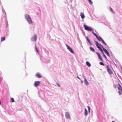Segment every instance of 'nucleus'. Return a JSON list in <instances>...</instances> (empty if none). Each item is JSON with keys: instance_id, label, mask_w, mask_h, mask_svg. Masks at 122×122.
Here are the masks:
<instances>
[{"instance_id": "obj_1", "label": "nucleus", "mask_w": 122, "mask_h": 122, "mask_svg": "<svg viewBox=\"0 0 122 122\" xmlns=\"http://www.w3.org/2000/svg\"><path fill=\"white\" fill-rule=\"evenodd\" d=\"M25 18L27 20L29 23L31 24L32 23L31 19L29 15H25Z\"/></svg>"}, {"instance_id": "obj_2", "label": "nucleus", "mask_w": 122, "mask_h": 122, "mask_svg": "<svg viewBox=\"0 0 122 122\" xmlns=\"http://www.w3.org/2000/svg\"><path fill=\"white\" fill-rule=\"evenodd\" d=\"M92 34L95 36H96L97 38L99 41H101L102 42V43L104 44L105 45H106L107 44L102 39L101 37L100 36H99V37L94 32H92Z\"/></svg>"}, {"instance_id": "obj_3", "label": "nucleus", "mask_w": 122, "mask_h": 122, "mask_svg": "<svg viewBox=\"0 0 122 122\" xmlns=\"http://www.w3.org/2000/svg\"><path fill=\"white\" fill-rule=\"evenodd\" d=\"M96 45L97 47L99 49V50L101 51V52L103 54H104L103 53V50H102V49L99 46V45L101 46V44H99V43L97 42L96 41Z\"/></svg>"}, {"instance_id": "obj_4", "label": "nucleus", "mask_w": 122, "mask_h": 122, "mask_svg": "<svg viewBox=\"0 0 122 122\" xmlns=\"http://www.w3.org/2000/svg\"><path fill=\"white\" fill-rule=\"evenodd\" d=\"M84 27L85 29L87 30L90 31H93V29L91 27L87 26L85 25H84Z\"/></svg>"}, {"instance_id": "obj_5", "label": "nucleus", "mask_w": 122, "mask_h": 122, "mask_svg": "<svg viewBox=\"0 0 122 122\" xmlns=\"http://www.w3.org/2000/svg\"><path fill=\"white\" fill-rule=\"evenodd\" d=\"M107 71L110 74H112V72L108 65H107Z\"/></svg>"}, {"instance_id": "obj_6", "label": "nucleus", "mask_w": 122, "mask_h": 122, "mask_svg": "<svg viewBox=\"0 0 122 122\" xmlns=\"http://www.w3.org/2000/svg\"><path fill=\"white\" fill-rule=\"evenodd\" d=\"M36 39L37 35L36 34H35L31 38V40L33 41H36Z\"/></svg>"}, {"instance_id": "obj_7", "label": "nucleus", "mask_w": 122, "mask_h": 122, "mask_svg": "<svg viewBox=\"0 0 122 122\" xmlns=\"http://www.w3.org/2000/svg\"><path fill=\"white\" fill-rule=\"evenodd\" d=\"M66 117L67 119L70 118V114L69 112H66L65 113Z\"/></svg>"}, {"instance_id": "obj_8", "label": "nucleus", "mask_w": 122, "mask_h": 122, "mask_svg": "<svg viewBox=\"0 0 122 122\" xmlns=\"http://www.w3.org/2000/svg\"><path fill=\"white\" fill-rule=\"evenodd\" d=\"M40 83V82L39 81H36L34 83L35 86L36 87L38 86Z\"/></svg>"}, {"instance_id": "obj_9", "label": "nucleus", "mask_w": 122, "mask_h": 122, "mask_svg": "<svg viewBox=\"0 0 122 122\" xmlns=\"http://www.w3.org/2000/svg\"><path fill=\"white\" fill-rule=\"evenodd\" d=\"M66 46L67 47V49L70 51V52L72 53H74V52L71 48L67 45H66Z\"/></svg>"}, {"instance_id": "obj_10", "label": "nucleus", "mask_w": 122, "mask_h": 122, "mask_svg": "<svg viewBox=\"0 0 122 122\" xmlns=\"http://www.w3.org/2000/svg\"><path fill=\"white\" fill-rule=\"evenodd\" d=\"M96 54L97 55L98 58L99 59L102 61H103V59L102 57L100 54L96 52Z\"/></svg>"}, {"instance_id": "obj_11", "label": "nucleus", "mask_w": 122, "mask_h": 122, "mask_svg": "<svg viewBox=\"0 0 122 122\" xmlns=\"http://www.w3.org/2000/svg\"><path fill=\"white\" fill-rule=\"evenodd\" d=\"M80 16L82 19L84 18L85 16L84 14L82 12L80 13Z\"/></svg>"}, {"instance_id": "obj_12", "label": "nucleus", "mask_w": 122, "mask_h": 122, "mask_svg": "<svg viewBox=\"0 0 122 122\" xmlns=\"http://www.w3.org/2000/svg\"><path fill=\"white\" fill-rule=\"evenodd\" d=\"M36 77L38 78H41V76L39 73H37L36 75Z\"/></svg>"}, {"instance_id": "obj_13", "label": "nucleus", "mask_w": 122, "mask_h": 122, "mask_svg": "<svg viewBox=\"0 0 122 122\" xmlns=\"http://www.w3.org/2000/svg\"><path fill=\"white\" fill-rule=\"evenodd\" d=\"M119 86L118 87V89L119 91L120 90H122V89L121 87V86L119 84Z\"/></svg>"}, {"instance_id": "obj_14", "label": "nucleus", "mask_w": 122, "mask_h": 122, "mask_svg": "<svg viewBox=\"0 0 122 122\" xmlns=\"http://www.w3.org/2000/svg\"><path fill=\"white\" fill-rule=\"evenodd\" d=\"M84 113H85V115L86 116L88 114V112L87 111L86 109V108H85V109Z\"/></svg>"}, {"instance_id": "obj_15", "label": "nucleus", "mask_w": 122, "mask_h": 122, "mask_svg": "<svg viewBox=\"0 0 122 122\" xmlns=\"http://www.w3.org/2000/svg\"><path fill=\"white\" fill-rule=\"evenodd\" d=\"M90 50L92 51L93 52H94L95 51L94 49L92 47H90Z\"/></svg>"}, {"instance_id": "obj_16", "label": "nucleus", "mask_w": 122, "mask_h": 122, "mask_svg": "<svg viewBox=\"0 0 122 122\" xmlns=\"http://www.w3.org/2000/svg\"><path fill=\"white\" fill-rule=\"evenodd\" d=\"M86 65L89 67H90L91 66L90 64L88 62H86Z\"/></svg>"}, {"instance_id": "obj_17", "label": "nucleus", "mask_w": 122, "mask_h": 122, "mask_svg": "<svg viewBox=\"0 0 122 122\" xmlns=\"http://www.w3.org/2000/svg\"><path fill=\"white\" fill-rule=\"evenodd\" d=\"M118 93H119V95H121L122 94V90L119 91L118 92Z\"/></svg>"}, {"instance_id": "obj_18", "label": "nucleus", "mask_w": 122, "mask_h": 122, "mask_svg": "<svg viewBox=\"0 0 122 122\" xmlns=\"http://www.w3.org/2000/svg\"><path fill=\"white\" fill-rule=\"evenodd\" d=\"M15 102L14 99L12 98H10V102Z\"/></svg>"}, {"instance_id": "obj_19", "label": "nucleus", "mask_w": 122, "mask_h": 122, "mask_svg": "<svg viewBox=\"0 0 122 122\" xmlns=\"http://www.w3.org/2000/svg\"><path fill=\"white\" fill-rule=\"evenodd\" d=\"M5 38L4 37H2L1 38V41H4L5 40Z\"/></svg>"}, {"instance_id": "obj_20", "label": "nucleus", "mask_w": 122, "mask_h": 122, "mask_svg": "<svg viewBox=\"0 0 122 122\" xmlns=\"http://www.w3.org/2000/svg\"><path fill=\"white\" fill-rule=\"evenodd\" d=\"M84 82L86 84V85H87L88 83V82L87 81V80L86 79H85L84 80Z\"/></svg>"}, {"instance_id": "obj_21", "label": "nucleus", "mask_w": 122, "mask_h": 122, "mask_svg": "<svg viewBox=\"0 0 122 122\" xmlns=\"http://www.w3.org/2000/svg\"><path fill=\"white\" fill-rule=\"evenodd\" d=\"M103 50L106 53H107L108 51H107L105 48H103Z\"/></svg>"}, {"instance_id": "obj_22", "label": "nucleus", "mask_w": 122, "mask_h": 122, "mask_svg": "<svg viewBox=\"0 0 122 122\" xmlns=\"http://www.w3.org/2000/svg\"><path fill=\"white\" fill-rule=\"evenodd\" d=\"M88 108V112L89 113H90V107L89 106H88L87 107Z\"/></svg>"}, {"instance_id": "obj_23", "label": "nucleus", "mask_w": 122, "mask_h": 122, "mask_svg": "<svg viewBox=\"0 0 122 122\" xmlns=\"http://www.w3.org/2000/svg\"><path fill=\"white\" fill-rule=\"evenodd\" d=\"M100 64L102 66H104V63L102 62H100Z\"/></svg>"}, {"instance_id": "obj_24", "label": "nucleus", "mask_w": 122, "mask_h": 122, "mask_svg": "<svg viewBox=\"0 0 122 122\" xmlns=\"http://www.w3.org/2000/svg\"><path fill=\"white\" fill-rule=\"evenodd\" d=\"M89 2L90 3V4H92V2L91 1V0H88Z\"/></svg>"}, {"instance_id": "obj_25", "label": "nucleus", "mask_w": 122, "mask_h": 122, "mask_svg": "<svg viewBox=\"0 0 122 122\" xmlns=\"http://www.w3.org/2000/svg\"><path fill=\"white\" fill-rule=\"evenodd\" d=\"M110 10L112 11V12L113 13H114V12L113 10H112V8L111 7H110Z\"/></svg>"}, {"instance_id": "obj_26", "label": "nucleus", "mask_w": 122, "mask_h": 122, "mask_svg": "<svg viewBox=\"0 0 122 122\" xmlns=\"http://www.w3.org/2000/svg\"><path fill=\"white\" fill-rule=\"evenodd\" d=\"M106 54L109 57L110 56V55H109V52H108Z\"/></svg>"}, {"instance_id": "obj_27", "label": "nucleus", "mask_w": 122, "mask_h": 122, "mask_svg": "<svg viewBox=\"0 0 122 122\" xmlns=\"http://www.w3.org/2000/svg\"><path fill=\"white\" fill-rule=\"evenodd\" d=\"M35 49H36V52L38 53V51L37 50V48L36 47H35Z\"/></svg>"}, {"instance_id": "obj_28", "label": "nucleus", "mask_w": 122, "mask_h": 122, "mask_svg": "<svg viewBox=\"0 0 122 122\" xmlns=\"http://www.w3.org/2000/svg\"><path fill=\"white\" fill-rule=\"evenodd\" d=\"M87 40L88 41V42H89V43H90V44H91V42H90V40L87 39Z\"/></svg>"}, {"instance_id": "obj_29", "label": "nucleus", "mask_w": 122, "mask_h": 122, "mask_svg": "<svg viewBox=\"0 0 122 122\" xmlns=\"http://www.w3.org/2000/svg\"><path fill=\"white\" fill-rule=\"evenodd\" d=\"M56 84H57V85H58V86L59 87H60V85L59 84L57 83Z\"/></svg>"}, {"instance_id": "obj_30", "label": "nucleus", "mask_w": 122, "mask_h": 122, "mask_svg": "<svg viewBox=\"0 0 122 122\" xmlns=\"http://www.w3.org/2000/svg\"><path fill=\"white\" fill-rule=\"evenodd\" d=\"M103 55L104 56V57L105 58H107V57H106V56H105V54H103Z\"/></svg>"}, {"instance_id": "obj_31", "label": "nucleus", "mask_w": 122, "mask_h": 122, "mask_svg": "<svg viewBox=\"0 0 122 122\" xmlns=\"http://www.w3.org/2000/svg\"><path fill=\"white\" fill-rule=\"evenodd\" d=\"M99 46H100H100H102V48H103H103H104V47H103V46H102V45H101V46H100L99 45Z\"/></svg>"}, {"instance_id": "obj_32", "label": "nucleus", "mask_w": 122, "mask_h": 122, "mask_svg": "<svg viewBox=\"0 0 122 122\" xmlns=\"http://www.w3.org/2000/svg\"><path fill=\"white\" fill-rule=\"evenodd\" d=\"M114 88H115V89H116V86H115V87H114Z\"/></svg>"}, {"instance_id": "obj_33", "label": "nucleus", "mask_w": 122, "mask_h": 122, "mask_svg": "<svg viewBox=\"0 0 122 122\" xmlns=\"http://www.w3.org/2000/svg\"><path fill=\"white\" fill-rule=\"evenodd\" d=\"M112 122H115L114 121H112Z\"/></svg>"}, {"instance_id": "obj_34", "label": "nucleus", "mask_w": 122, "mask_h": 122, "mask_svg": "<svg viewBox=\"0 0 122 122\" xmlns=\"http://www.w3.org/2000/svg\"><path fill=\"white\" fill-rule=\"evenodd\" d=\"M77 77V78H79V79H80L79 78V77Z\"/></svg>"}]
</instances>
